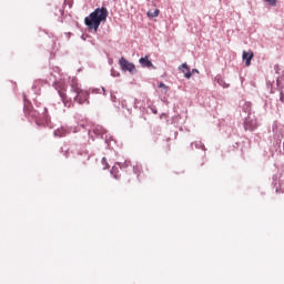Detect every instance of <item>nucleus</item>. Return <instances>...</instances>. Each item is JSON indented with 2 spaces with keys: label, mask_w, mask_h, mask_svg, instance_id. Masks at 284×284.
<instances>
[{
  "label": "nucleus",
  "mask_w": 284,
  "mask_h": 284,
  "mask_svg": "<svg viewBox=\"0 0 284 284\" xmlns=\"http://www.w3.org/2000/svg\"><path fill=\"white\" fill-rule=\"evenodd\" d=\"M195 148H204L202 144H201V142H195Z\"/></svg>",
  "instance_id": "15"
},
{
  "label": "nucleus",
  "mask_w": 284,
  "mask_h": 284,
  "mask_svg": "<svg viewBox=\"0 0 284 284\" xmlns=\"http://www.w3.org/2000/svg\"><path fill=\"white\" fill-rule=\"evenodd\" d=\"M242 59L245 61L246 68H250L252 65V60L254 59V52L253 51H243Z\"/></svg>",
  "instance_id": "5"
},
{
  "label": "nucleus",
  "mask_w": 284,
  "mask_h": 284,
  "mask_svg": "<svg viewBox=\"0 0 284 284\" xmlns=\"http://www.w3.org/2000/svg\"><path fill=\"white\" fill-rule=\"evenodd\" d=\"M280 101H281L282 103H284V93H283V92L280 93Z\"/></svg>",
  "instance_id": "13"
},
{
  "label": "nucleus",
  "mask_w": 284,
  "mask_h": 284,
  "mask_svg": "<svg viewBox=\"0 0 284 284\" xmlns=\"http://www.w3.org/2000/svg\"><path fill=\"white\" fill-rule=\"evenodd\" d=\"M179 69L183 72L185 79H192V72L190 71L187 63H183Z\"/></svg>",
  "instance_id": "6"
},
{
  "label": "nucleus",
  "mask_w": 284,
  "mask_h": 284,
  "mask_svg": "<svg viewBox=\"0 0 284 284\" xmlns=\"http://www.w3.org/2000/svg\"><path fill=\"white\" fill-rule=\"evenodd\" d=\"M102 163H104L105 168H108V159L103 158Z\"/></svg>",
  "instance_id": "14"
},
{
  "label": "nucleus",
  "mask_w": 284,
  "mask_h": 284,
  "mask_svg": "<svg viewBox=\"0 0 284 284\" xmlns=\"http://www.w3.org/2000/svg\"><path fill=\"white\" fill-rule=\"evenodd\" d=\"M134 170H139V166H135Z\"/></svg>",
  "instance_id": "17"
},
{
  "label": "nucleus",
  "mask_w": 284,
  "mask_h": 284,
  "mask_svg": "<svg viewBox=\"0 0 284 284\" xmlns=\"http://www.w3.org/2000/svg\"><path fill=\"white\" fill-rule=\"evenodd\" d=\"M192 72H199V70H196V69H193V71Z\"/></svg>",
  "instance_id": "16"
},
{
  "label": "nucleus",
  "mask_w": 284,
  "mask_h": 284,
  "mask_svg": "<svg viewBox=\"0 0 284 284\" xmlns=\"http://www.w3.org/2000/svg\"><path fill=\"white\" fill-rule=\"evenodd\" d=\"M72 91L75 92L74 101L75 103H79L80 105H83L88 101V92L81 90L79 88V84H71Z\"/></svg>",
  "instance_id": "2"
},
{
  "label": "nucleus",
  "mask_w": 284,
  "mask_h": 284,
  "mask_svg": "<svg viewBox=\"0 0 284 284\" xmlns=\"http://www.w3.org/2000/svg\"><path fill=\"white\" fill-rule=\"evenodd\" d=\"M119 63L124 72H130V74H136V67L134 65V63L128 61L125 58H121L119 60Z\"/></svg>",
  "instance_id": "3"
},
{
  "label": "nucleus",
  "mask_w": 284,
  "mask_h": 284,
  "mask_svg": "<svg viewBox=\"0 0 284 284\" xmlns=\"http://www.w3.org/2000/svg\"><path fill=\"white\" fill-rule=\"evenodd\" d=\"M68 134H70V131H68V129L63 126L54 131V136H59L60 139L63 136H68Z\"/></svg>",
  "instance_id": "7"
},
{
  "label": "nucleus",
  "mask_w": 284,
  "mask_h": 284,
  "mask_svg": "<svg viewBox=\"0 0 284 284\" xmlns=\"http://www.w3.org/2000/svg\"><path fill=\"white\" fill-rule=\"evenodd\" d=\"M128 183H130V180H128Z\"/></svg>",
  "instance_id": "18"
},
{
  "label": "nucleus",
  "mask_w": 284,
  "mask_h": 284,
  "mask_svg": "<svg viewBox=\"0 0 284 284\" xmlns=\"http://www.w3.org/2000/svg\"><path fill=\"white\" fill-rule=\"evenodd\" d=\"M65 90H68L67 85H62L59 90V97L61 98V101L64 105V108H72V99L68 98V94L65 93Z\"/></svg>",
  "instance_id": "4"
},
{
  "label": "nucleus",
  "mask_w": 284,
  "mask_h": 284,
  "mask_svg": "<svg viewBox=\"0 0 284 284\" xmlns=\"http://www.w3.org/2000/svg\"><path fill=\"white\" fill-rule=\"evenodd\" d=\"M139 63L142 65V68H152L153 65L148 55L140 58Z\"/></svg>",
  "instance_id": "8"
},
{
  "label": "nucleus",
  "mask_w": 284,
  "mask_h": 284,
  "mask_svg": "<svg viewBox=\"0 0 284 284\" xmlns=\"http://www.w3.org/2000/svg\"><path fill=\"white\" fill-rule=\"evenodd\" d=\"M158 88L164 90V92H168V90H169L168 85H165V83H163V82H160Z\"/></svg>",
  "instance_id": "11"
},
{
  "label": "nucleus",
  "mask_w": 284,
  "mask_h": 284,
  "mask_svg": "<svg viewBox=\"0 0 284 284\" xmlns=\"http://www.w3.org/2000/svg\"><path fill=\"white\" fill-rule=\"evenodd\" d=\"M159 9H154L153 11L150 10L148 11V17H151L152 19H154L155 17H159Z\"/></svg>",
  "instance_id": "10"
},
{
  "label": "nucleus",
  "mask_w": 284,
  "mask_h": 284,
  "mask_svg": "<svg viewBox=\"0 0 284 284\" xmlns=\"http://www.w3.org/2000/svg\"><path fill=\"white\" fill-rule=\"evenodd\" d=\"M268 6H276V0H264Z\"/></svg>",
  "instance_id": "12"
},
{
  "label": "nucleus",
  "mask_w": 284,
  "mask_h": 284,
  "mask_svg": "<svg viewBox=\"0 0 284 284\" xmlns=\"http://www.w3.org/2000/svg\"><path fill=\"white\" fill-rule=\"evenodd\" d=\"M108 14L109 12L105 7L97 8L89 14V17L84 18V23L89 30H94V32H98L101 23H105L108 21Z\"/></svg>",
  "instance_id": "1"
},
{
  "label": "nucleus",
  "mask_w": 284,
  "mask_h": 284,
  "mask_svg": "<svg viewBox=\"0 0 284 284\" xmlns=\"http://www.w3.org/2000/svg\"><path fill=\"white\" fill-rule=\"evenodd\" d=\"M111 174L113 175V178H114L115 180L121 179V174L119 173V168H116V166H113V168H112Z\"/></svg>",
  "instance_id": "9"
}]
</instances>
